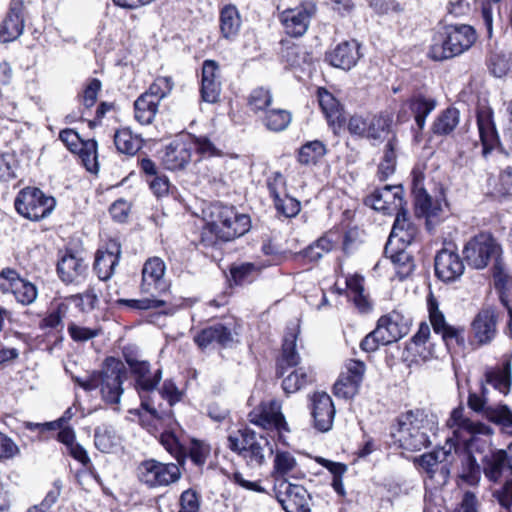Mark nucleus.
Here are the masks:
<instances>
[{"label":"nucleus","instance_id":"393cba45","mask_svg":"<svg viewBox=\"0 0 512 512\" xmlns=\"http://www.w3.org/2000/svg\"><path fill=\"white\" fill-rule=\"evenodd\" d=\"M120 253V245L117 242H111L106 250H98L94 270L100 280L105 281L111 278L118 265Z\"/></svg>","mask_w":512,"mask_h":512},{"label":"nucleus","instance_id":"7c9ffc66","mask_svg":"<svg viewBox=\"0 0 512 512\" xmlns=\"http://www.w3.org/2000/svg\"><path fill=\"white\" fill-rule=\"evenodd\" d=\"M275 457L273 461V470L271 476L275 483L281 480H288V477L296 478L294 470L297 467L296 458L288 451L275 450Z\"/></svg>","mask_w":512,"mask_h":512},{"label":"nucleus","instance_id":"5fc2aeb1","mask_svg":"<svg viewBox=\"0 0 512 512\" xmlns=\"http://www.w3.org/2000/svg\"><path fill=\"white\" fill-rule=\"evenodd\" d=\"M402 193L400 186L386 185L379 189V197H382L384 204L388 207V214L395 213L403 208Z\"/></svg>","mask_w":512,"mask_h":512},{"label":"nucleus","instance_id":"412c9836","mask_svg":"<svg viewBox=\"0 0 512 512\" xmlns=\"http://www.w3.org/2000/svg\"><path fill=\"white\" fill-rule=\"evenodd\" d=\"M360 44L356 40L344 41L326 54L330 65L343 70H350L361 58Z\"/></svg>","mask_w":512,"mask_h":512},{"label":"nucleus","instance_id":"dca6fc26","mask_svg":"<svg viewBox=\"0 0 512 512\" xmlns=\"http://www.w3.org/2000/svg\"><path fill=\"white\" fill-rule=\"evenodd\" d=\"M205 222L203 241L213 247H221L224 239L221 235L224 227V208L220 203L211 204L203 210Z\"/></svg>","mask_w":512,"mask_h":512},{"label":"nucleus","instance_id":"6e6552de","mask_svg":"<svg viewBox=\"0 0 512 512\" xmlns=\"http://www.w3.org/2000/svg\"><path fill=\"white\" fill-rule=\"evenodd\" d=\"M138 477L150 488L165 487L177 482L181 477V471L178 464L150 459L139 465Z\"/></svg>","mask_w":512,"mask_h":512},{"label":"nucleus","instance_id":"4c0bfd02","mask_svg":"<svg viewBox=\"0 0 512 512\" xmlns=\"http://www.w3.org/2000/svg\"><path fill=\"white\" fill-rule=\"evenodd\" d=\"M409 108L414 114L415 122L420 130L425 126L427 116L436 108L437 102L434 98L417 95L412 97Z\"/></svg>","mask_w":512,"mask_h":512},{"label":"nucleus","instance_id":"37998d69","mask_svg":"<svg viewBox=\"0 0 512 512\" xmlns=\"http://www.w3.org/2000/svg\"><path fill=\"white\" fill-rule=\"evenodd\" d=\"M397 148L398 140L395 136H392L388 139L384 147L383 157L378 167V173L382 179L388 178L395 171L397 163Z\"/></svg>","mask_w":512,"mask_h":512},{"label":"nucleus","instance_id":"cd10ccee","mask_svg":"<svg viewBox=\"0 0 512 512\" xmlns=\"http://www.w3.org/2000/svg\"><path fill=\"white\" fill-rule=\"evenodd\" d=\"M298 333L299 326L297 324L287 328L282 345V355L277 363V375L279 378L284 376V364L288 367H294L299 363L300 356L296 351Z\"/></svg>","mask_w":512,"mask_h":512},{"label":"nucleus","instance_id":"09e8293b","mask_svg":"<svg viewBox=\"0 0 512 512\" xmlns=\"http://www.w3.org/2000/svg\"><path fill=\"white\" fill-rule=\"evenodd\" d=\"M291 122V114L284 109H269L262 117V123L271 131L285 130Z\"/></svg>","mask_w":512,"mask_h":512},{"label":"nucleus","instance_id":"603ef678","mask_svg":"<svg viewBox=\"0 0 512 512\" xmlns=\"http://www.w3.org/2000/svg\"><path fill=\"white\" fill-rule=\"evenodd\" d=\"M273 100L272 94L269 89L264 87H258L251 91L248 97L249 109L258 114L260 112L265 113L268 111V107L271 105Z\"/></svg>","mask_w":512,"mask_h":512},{"label":"nucleus","instance_id":"8fccbe9b","mask_svg":"<svg viewBox=\"0 0 512 512\" xmlns=\"http://www.w3.org/2000/svg\"><path fill=\"white\" fill-rule=\"evenodd\" d=\"M194 340L202 350L221 345L224 340V325L218 324L205 328L195 336Z\"/></svg>","mask_w":512,"mask_h":512},{"label":"nucleus","instance_id":"2f4dec72","mask_svg":"<svg viewBox=\"0 0 512 512\" xmlns=\"http://www.w3.org/2000/svg\"><path fill=\"white\" fill-rule=\"evenodd\" d=\"M127 376V369L120 359L107 357L104 360L100 372L102 384H123Z\"/></svg>","mask_w":512,"mask_h":512},{"label":"nucleus","instance_id":"9b49d317","mask_svg":"<svg viewBox=\"0 0 512 512\" xmlns=\"http://www.w3.org/2000/svg\"><path fill=\"white\" fill-rule=\"evenodd\" d=\"M429 320L434 333L441 336L449 347L451 344L463 345L465 343L464 328L450 325L440 311L437 300L430 295L427 301Z\"/></svg>","mask_w":512,"mask_h":512},{"label":"nucleus","instance_id":"ea45409f","mask_svg":"<svg viewBox=\"0 0 512 512\" xmlns=\"http://www.w3.org/2000/svg\"><path fill=\"white\" fill-rule=\"evenodd\" d=\"M69 311V305L65 302H57L51 305L46 316L41 320V329L62 331L64 328L63 319Z\"/></svg>","mask_w":512,"mask_h":512},{"label":"nucleus","instance_id":"0eeeda50","mask_svg":"<svg viewBox=\"0 0 512 512\" xmlns=\"http://www.w3.org/2000/svg\"><path fill=\"white\" fill-rule=\"evenodd\" d=\"M273 492L285 512H311L312 497L303 485L281 480L274 483Z\"/></svg>","mask_w":512,"mask_h":512},{"label":"nucleus","instance_id":"69168bd1","mask_svg":"<svg viewBox=\"0 0 512 512\" xmlns=\"http://www.w3.org/2000/svg\"><path fill=\"white\" fill-rule=\"evenodd\" d=\"M491 448V442L482 439L480 436H470L469 439L465 440L464 443V455L475 456L476 454L482 455L487 454Z\"/></svg>","mask_w":512,"mask_h":512},{"label":"nucleus","instance_id":"423d86ee","mask_svg":"<svg viewBox=\"0 0 512 512\" xmlns=\"http://www.w3.org/2000/svg\"><path fill=\"white\" fill-rule=\"evenodd\" d=\"M14 204L20 215L38 221L52 212L55 200L53 197L45 196L38 188L26 187L18 193Z\"/></svg>","mask_w":512,"mask_h":512},{"label":"nucleus","instance_id":"f03ea898","mask_svg":"<svg viewBox=\"0 0 512 512\" xmlns=\"http://www.w3.org/2000/svg\"><path fill=\"white\" fill-rule=\"evenodd\" d=\"M249 421L260 427L264 433L262 435L275 444H281L288 447L287 434L291 432L290 427L282 413L281 403L276 399L261 401L248 414Z\"/></svg>","mask_w":512,"mask_h":512},{"label":"nucleus","instance_id":"9d476101","mask_svg":"<svg viewBox=\"0 0 512 512\" xmlns=\"http://www.w3.org/2000/svg\"><path fill=\"white\" fill-rule=\"evenodd\" d=\"M316 12L313 2H303L294 8H288L279 14V20L285 32L292 37L303 36Z\"/></svg>","mask_w":512,"mask_h":512},{"label":"nucleus","instance_id":"1a4fd4ad","mask_svg":"<svg viewBox=\"0 0 512 512\" xmlns=\"http://www.w3.org/2000/svg\"><path fill=\"white\" fill-rule=\"evenodd\" d=\"M482 471L485 478L494 484L500 483L504 478H512V450H490L481 457Z\"/></svg>","mask_w":512,"mask_h":512},{"label":"nucleus","instance_id":"49530a36","mask_svg":"<svg viewBox=\"0 0 512 512\" xmlns=\"http://www.w3.org/2000/svg\"><path fill=\"white\" fill-rule=\"evenodd\" d=\"M496 286L500 288V300L507 309V333L512 339V282L502 273L495 274Z\"/></svg>","mask_w":512,"mask_h":512},{"label":"nucleus","instance_id":"4d7b16f0","mask_svg":"<svg viewBox=\"0 0 512 512\" xmlns=\"http://www.w3.org/2000/svg\"><path fill=\"white\" fill-rule=\"evenodd\" d=\"M139 394L142 392H150L153 397H160L166 400L169 406H173L179 402L182 398L183 393L177 389V386H139Z\"/></svg>","mask_w":512,"mask_h":512},{"label":"nucleus","instance_id":"a18cd8bd","mask_svg":"<svg viewBox=\"0 0 512 512\" xmlns=\"http://www.w3.org/2000/svg\"><path fill=\"white\" fill-rule=\"evenodd\" d=\"M482 463L479 464L475 456L463 455L459 478L469 486H476L481 479Z\"/></svg>","mask_w":512,"mask_h":512},{"label":"nucleus","instance_id":"72a5a7b5","mask_svg":"<svg viewBox=\"0 0 512 512\" xmlns=\"http://www.w3.org/2000/svg\"><path fill=\"white\" fill-rule=\"evenodd\" d=\"M282 60L290 68L308 69L312 64L311 54L300 45L292 44L285 46L281 51Z\"/></svg>","mask_w":512,"mask_h":512},{"label":"nucleus","instance_id":"473e14b6","mask_svg":"<svg viewBox=\"0 0 512 512\" xmlns=\"http://www.w3.org/2000/svg\"><path fill=\"white\" fill-rule=\"evenodd\" d=\"M317 97L328 124L331 126L339 125L342 119L339 101L324 88L318 89Z\"/></svg>","mask_w":512,"mask_h":512},{"label":"nucleus","instance_id":"79ce46f5","mask_svg":"<svg viewBox=\"0 0 512 512\" xmlns=\"http://www.w3.org/2000/svg\"><path fill=\"white\" fill-rule=\"evenodd\" d=\"M459 119L460 113L456 108H447L433 122L432 131L439 136L448 135L457 127Z\"/></svg>","mask_w":512,"mask_h":512},{"label":"nucleus","instance_id":"6ab92c4d","mask_svg":"<svg viewBox=\"0 0 512 512\" xmlns=\"http://www.w3.org/2000/svg\"><path fill=\"white\" fill-rule=\"evenodd\" d=\"M411 319L398 311L382 316L377 322V333H381L388 344L396 342L408 334Z\"/></svg>","mask_w":512,"mask_h":512},{"label":"nucleus","instance_id":"13d9d810","mask_svg":"<svg viewBox=\"0 0 512 512\" xmlns=\"http://www.w3.org/2000/svg\"><path fill=\"white\" fill-rule=\"evenodd\" d=\"M485 417L488 421L500 425L502 430L512 428V411L507 405L488 407Z\"/></svg>","mask_w":512,"mask_h":512},{"label":"nucleus","instance_id":"ddd939ff","mask_svg":"<svg viewBox=\"0 0 512 512\" xmlns=\"http://www.w3.org/2000/svg\"><path fill=\"white\" fill-rule=\"evenodd\" d=\"M497 335V315L492 309L480 310L471 322V339L473 344L484 346L490 344Z\"/></svg>","mask_w":512,"mask_h":512},{"label":"nucleus","instance_id":"aec40b11","mask_svg":"<svg viewBox=\"0 0 512 512\" xmlns=\"http://www.w3.org/2000/svg\"><path fill=\"white\" fill-rule=\"evenodd\" d=\"M222 92L221 69L213 60H206L202 67V99L208 103L220 100Z\"/></svg>","mask_w":512,"mask_h":512},{"label":"nucleus","instance_id":"4468645a","mask_svg":"<svg viewBox=\"0 0 512 512\" xmlns=\"http://www.w3.org/2000/svg\"><path fill=\"white\" fill-rule=\"evenodd\" d=\"M123 356L136 384H159L162 378L161 369H152L150 363L138 355L137 350L125 347L123 349Z\"/></svg>","mask_w":512,"mask_h":512},{"label":"nucleus","instance_id":"c9c22d12","mask_svg":"<svg viewBox=\"0 0 512 512\" xmlns=\"http://www.w3.org/2000/svg\"><path fill=\"white\" fill-rule=\"evenodd\" d=\"M250 228V217L247 214L237 213L232 207L230 215H226V242L243 236Z\"/></svg>","mask_w":512,"mask_h":512},{"label":"nucleus","instance_id":"58836bf2","mask_svg":"<svg viewBox=\"0 0 512 512\" xmlns=\"http://www.w3.org/2000/svg\"><path fill=\"white\" fill-rule=\"evenodd\" d=\"M114 143L120 153L135 155L141 149L143 141L129 128H121L114 135Z\"/></svg>","mask_w":512,"mask_h":512},{"label":"nucleus","instance_id":"680f3d73","mask_svg":"<svg viewBox=\"0 0 512 512\" xmlns=\"http://www.w3.org/2000/svg\"><path fill=\"white\" fill-rule=\"evenodd\" d=\"M100 294L101 290L93 285L89 286L85 292L71 296V299L82 311H89L95 309Z\"/></svg>","mask_w":512,"mask_h":512},{"label":"nucleus","instance_id":"b1692460","mask_svg":"<svg viewBox=\"0 0 512 512\" xmlns=\"http://www.w3.org/2000/svg\"><path fill=\"white\" fill-rule=\"evenodd\" d=\"M413 194L416 213L419 216H424L427 220V224H430L433 219L441 216L443 209L442 202L433 200L421 186V182L418 179L414 180Z\"/></svg>","mask_w":512,"mask_h":512},{"label":"nucleus","instance_id":"20e7f679","mask_svg":"<svg viewBox=\"0 0 512 512\" xmlns=\"http://www.w3.org/2000/svg\"><path fill=\"white\" fill-rule=\"evenodd\" d=\"M228 441L229 448L237 452L252 468L262 466L266 453L271 457L277 448L267 436L260 434L257 438L256 433L248 427L239 429L236 436H228Z\"/></svg>","mask_w":512,"mask_h":512},{"label":"nucleus","instance_id":"f704fd0d","mask_svg":"<svg viewBox=\"0 0 512 512\" xmlns=\"http://www.w3.org/2000/svg\"><path fill=\"white\" fill-rule=\"evenodd\" d=\"M159 104L149 95L141 94L134 102L135 119L141 125L151 124L158 112Z\"/></svg>","mask_w":512,"mask_h":512},{"label":"nucleus","instance_id":"a878e982","mask_svg":"<svg viewBox=\"0 0 512 512\" xmlns=\"http://www.w3.org/2000/svg\"><path fill=\"white\" fill-rule=\"evenodd\" d=\"M87 269L84 259L73 253L63 255L57 265L58 274L65 283L78 281L86 275Z\"/></svg>","mask_w":512,"mask_h":512},{"label":"nucleus","instance_id":"5701e85b","mask_svg":"<svg viewBox=\"0 0 512 512\" xmlns=\"http://www.w3.org/2000/svg\"><path fill=\"white\" fill-rule=\"evenodd\" d=\"M477 125L486 154L499 145V137L493 120V111L490 107L481 106L477 111Z\"/></svg>","mask_w":512,"mask_h":512},{"label":"nucleus","instance_id":"4be33fe9","mask_svg":"<svg viewBox=\"0 0 512 512\" xmlns=\"http://www.w3.org/2000/svg\"><path fill=\"white\" fill-rule=\"evenodd\" d=\"M191 143L184 136L174 140L165 148L162 161L167 169L178 170L190 162L192 154Z\"/></svg>","mask_w":512,"mask_h":512},{"label":"nucleus","instance_id":"bf43d9fd","mask_svg":"<svg viewBox=\"0 0 512 512\" xmlns=\"http://www.w3.org/2000/svg\"><path fill=\"white\" fill-rule=\"evenodd\" d=\"M76 153L79 154V157L88 171L97 172V142L95 140L85 141Z\"/></svg>","mask_w":512,"mask_h":512},{"label":"nucleus","instance_id":"de8ad7c7","mask_svg":"<svg viewBox=\"0 0 512 512\" xmlns=\"http://www.w3.org/2000/svg\"><path fill=\"white\" fill-rule=\"evenodd\" d=\"M327 152L326 146L319 140L309 141L301 146L298 161L304 165L316 164Z\"/></svg>","mask_w":512,"mask_h":512},{"label":"nucleus","instance_id":"e2e57ef3","mask_svg":"<svg viewBox=\"0 0 512 512\" xmlns=\"http://www.w3.org/2000/svg\"><path fill=\"white\" fill-rule=\"evenodd\" d=\"M487 384H511V363L506 361L502 366L490 368L485 373Z\"/></svg>","mask_w":512,"mask_h":512},{"label":"nucleus","instance_id":"c85d7f7f","mask_svg":"<svg viewBox=\"0 0 512 512\" xmlns=\"http://www.w3.org/2000/svg\"><path fill=\"white\" fill-rule=\"evenodd\" d=\"M318 463L332 474L331 486L339 497L338 503L341 505L350 504L351 501L347 499V493L343 484V476L348 470L347 465L342 462H334L325 458H319Z\"/></svg>","mask_w":512,"mask_h":512},{"label":"nucleus","instance_id":"f8f14e48","mask_svg":"<svg viewBox=\"0 0 512 512\" xmlns=\"http://www.w3.org/2000/svg\"><path fill=\"white\" fill-rule=\"evenodd\" d=\"M313 427L319 432H327L332 428L335 417V406L326 392H315L310 403Z\"/></svg>","mask_w":512,"mask_h":512},{"label":"nucleus","instance_id":"39448f33","mask_svg":"<svg viewBox=\"0 0 512 512\" xmlns=\"http://www.w3.org/2000/svg\"><path fill=\"white\" fill-rule=\"evenodd\" d=\"M501 253L500 244L490 233L475 235L463 248V256L467 264L478 270L486 268L492 261L498 265Z\"/></svg>","mask_w":512,"mask_h":512},{"label":"nucleus","instance_id":"0e129e2a","mask_svg":"<svg viewBox=\"0 0 512 512\" xmlns=\"http://www.w3.org/2000/svg\"><path fill=\"white\" fill-rule=\"evenodd\" d=\"M273 200L276 210L287 218L295 217L300 212V202L293 197L285 195L282 198L278 196Z\"/></svg>","mask_w":512,"mask_h":512},{"label":"nucleus","instance_id":"3c124183","mask_svg":"<svg viewBox=\"0 0 512 512\" xmlns=\"http://www.w3.org/2000/svg\"><path fill=\"white\" fill-rule=\"evenodd\" d=\"M365 370L366 367L362 361L349 360L345 363L335 384H360L363 381Z\"/></svg>","mask_w":512,"mask_h":512},{"label":"nucleus","instance_id":"a19ab883","mask_svg":"<svg viewBox=\"0 0 512 512\" xmlns=\"http://www.w3.org/2000/svg\"><path fill=\"white\" fill-rule=\"evenodd\" d=\"M392 119L388 115H373L368 117L366 139L379 141L389 135Z\"/></svg>","mask_w":512,"mask_h":512},{"label":"nucleus","instance_id":"7ed1b4c3","mask_svg":"<svg viewBox=\"0 0 512 512\" xmlns=\"http://www.w3.org/2000/svg\"><path fill=\"white\" fill-rule=\"evenodd\" d=\"M432 430L424 410H409L396 419V432L399 445L407 451L415 452L431 445L428 432Z\"/></svg>","mask_w":512,"mask_h":512},{"label":"nucleus","instance_id":"c03bdc74","mask_svg":"<svg viewBox=\"0 0 512 512\" xmlns=\"http://www.w3.org/2000/svg\"><path fill=\"white\" fill-rule=\"evenodd\" d=\"M259 273V268L253 263L233 264L230 267V286H243L252 283Z\"/></svg>","mask_w":512,"mask_h":512},{"label":"nucleus","instance_id":"a211bd4d","mask_svg":"<svg viewBox=\"0 0 512 512\" xmlns=\"http://www.w3.org/2000/svg\"><path fill=\"white\" fill-rule=\"evenodd\" d=\"M25 8L21 0H12L9 12L0 26V41L8 43L18 39L25 26Z\"/></svg>","mask_w":512,"mask_h":512},{"label":"nucleus","instance_id":"338daca9","mask_svg":"<svg viewBox=\"0 0 512 512\" xmlns=\"http://www.w3.org/2000/svg\"><path fill=\"white\" fill-rule=\"evenodd\" d=\"M317 381L316 373L312 368L299 367L294 369L283 380V384H307Z\"/></svg>","mask_w":512,"mask_h":512},{"label":"nucleus","instance_id":"f257e3e1","mask_svg":"<svg viewBox=\"0 0 512 512\" xmlns=\"http://www.w3.org/2000/svg\"><path fill=\"white\" fill-rule=\"evenodd\" d=\"M476 39L472 26L449 25L433 36L428 55L435 61L451 59L469 50Z\"/></svg>","mask_w":512,"mask_h":512},{"label":"nucleus","instance_id":"774afa93","mask_svg":"<svg viewBox=\"0 0 512 512\" xmlns=\"http://www.w3.org/2000/svg\"><path fill=\"white\" fill-rule=\"evenodd\" d=\"M493 497L502 508L510 510L512 507V477L505 479L503 485L493 492Z\"/></svg>","mask_w":512,"mask_h":512},{"label":"nucleus","instance_id":"6e6d98bb","mask_svg":"<svg viewBox=\"0 0 512 512\" xmlns=\"http://www.w3.org/2000/svg\"><path fill=\"white\" fill-rule=\"evenodd\" d=\"M9 292H12L17 302L22 305L32 304L38 295L36 286L24 279L16 281L14 287Z\"/></svg>","mask_w":512,"mask_h":512},{"label":"nucleus","instance_id":"bb28decb","mask_svg":"<svg viewBox=\"0 0 512 512\" xmlns=\"http://www.w3.org/2000/svg\"><path fill=\"white\" fill-rule=\"evenodd\" d=\"M395 213L396 218L385 247V253H388V247L396 240L403 245L410 244L417 233L416 227L409 221L407 212L403 208Z\"/></svg>","mask_w":512,"mask_h":512},{"label":"nucleus","instance_id":"052dcab7","mask_svg":"<svg viewBox=\"0 0 512 512\" xmlns=\"http://www.w3.org/2000/svg\"><path fill=\"white\" fill-rule=\"evenodd\" d=\"M174 82L171 77H158L149 86V89L144 94L149 95L158 103L167 97L173 90Z\"/></svg>","mask_w":512,"mask_h":512},{"label":"nucleus","instance_id":"c756f323","mask_svg":"<svg viewBox=\"0 0 512 512\" xmlns=\"http://www.w3.org/2000/svg\"><path fill=\"white\" fill-rule=\"evenodd\" d=\"M94 444L102 453H113L121 447V437L113 426L103 424L94 430Z\"/></svg>","mask_w":512,"mask_h":512},{"label":"nucleus","instance_id":"e433bc0d","mask_svg":"<svg viewBox=\"0 0 512 512\" xmlns=\"http://www.w3.org/2000/svg\"><path fill=\"white\" fill-rule=\"evenodd\" d=\"M335 237V233H327L304 249L301 254L309 261L316 262L334 249L337 244Z\"/></svg>","mask_w":512,"mask_h":512},{"label":"nucleus","instance_id":"f3484780","mask_svg":"<svg viewBox=\"0 0 512 512\" xmlns=\"http://www.w3.org/2000/svg\"><path fill=\"white\" fill-rule=\"evenodd\" d=\"M165 263L159 257L149 258L142 269V282L140 289L142 293L154 295L166 289L164 280Z\"/></svg>","mask_w":512,"mask_h":512},{"label":"nucleus","instance_id":"2eb2a0df","mask_svg":"<svg viewBox=\"0 0 512 512\" xmlns=\"http://www.w3.org/2000/svg\"><path fill=\"white\" fill-rule=\"evenodd\" d=\"M464 264L459 254L449 248H443L435 257V273L443 282H452L460 278Z\"/></svg>","mask_w":512,"mask_h":512},{"label":"nucleus","instance_id":"864d4df0","mask_svg":"<svg viewBox=\"0 0 512 512\" xmlns=\"http://www.w3.org/2000/svg\"><path fill=\"white\" fill-rule=\"evenodd\" d=\"M160 442L163 447L177 461L179 465H183L187 456L186 449L181 445L179 439L172 431H165L160 436Z\"/></svg>","mask_w":512,"mask_h":512}]
</instances>
